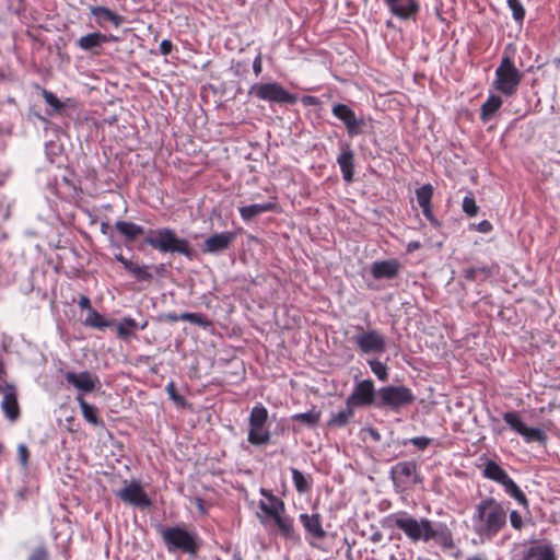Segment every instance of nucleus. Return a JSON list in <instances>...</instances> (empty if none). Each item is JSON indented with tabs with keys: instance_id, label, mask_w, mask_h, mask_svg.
<instances>
[{
	"instance_id": "9b49d317",
	"label": "nucleus",
	"mask_w": 560,
	"mask_h": 560,
	"mask_svg": "<svg viewBox=\"0 0 560 560\" xmlns=\"http://www.w3.org/2000/svg\"><path fill=\"white\" fill-rule=\"evenodd\" d=\"M360 334L353 336V341L362 353H383L386 349L385 337L376 329L363 330L361 326H357Z\"/></svg>"
},
{
	"instance_id": "338daca9",
	"label": "nucleus",
	"mask_w": 560,
	"mask_h": 560,
	"mask_svg": "<svg viewBox=\"0 0 560 560\" xmlns=\"http://www.w3.org/2000/svg\"><path fill=\"white\" fill-rule=\"evenodd\" d=\"M191 314L192 313H188V312L178 314V320L190 323Z\"/></svg>"
},
{
	"instance_id": "bb28decb",
	"label": "nucleus",
	"mask_w": 560,
	"mask_h": 560,
	"mask_svg": "<svg viewBox=\"0 0 560 560\" xmlns=\"http://www.w3.org/2000/svg\"><path fill=\"white\" fill-rule=\"evenodd\" d=\"M276 209L275 202H265V203H252L248 206H243L238 209L240 215L243 221L249 222L253 218L269 211H273Z\"/></svg>"
},
{
	"instance_id": "6e6d98bb",
	"label": "nucleus",
	"mask_w": 560,
	"mask_h": 560,
	"mask_svg": "<svg viewBox=\"0 0 560 560\" xmlns=\"http://www.w3.org/2000/svg\"><path fill=\"white\" fill-rule=\"evenodd\" d=\"M8 10L14 14H20L24 10V0H7Z\"/></svg>"
},
{
	"instance_id": "f257e3e1",
	"label": "nucleus",
	"mask_w": 560,
	"mask_h": 560,
	"mask_svg": "<svg viewBox=\"0 0 560 560\" xmlns=\"http://www.w3.org/2000/svg\"><path fill=\"white\" fill-rule=\"evenodd\" d=\"M385 524L398 528L413 544L434 541L443 551L456 547L451 528L443 522H433L427 517H413L406 511L389 514Z\"/></svg>"
},
{
	"instance_id": "bf43d9fd",
	"label": "nucleus",
	"mask_w": 560,
	"mask_h": 560,
	"mask_svg": "<svg viewBox=\"0 0 560 560\" xmlns=\"http://www.w3.org/2000/svg\"><path fill=\"white\" fill-rule=\"evenodd\" d=\"M252 67L255 75L258 77L262 71V57L260 52L254 58Z\"/></svg>"
},
{
	"instance_id": "4468645a",
	"label": "nucleus",
	"mask_w": 560,
	"mask_h": 560,
	"mask_svg": "<svg viewBox=\"0 0 560 560\" xmlns=\"http://www.w3.org/2000/svg\"><path fill=\"white\" fill-rule=\"evenodd\" d=\"M389 13L400 21H416L420 10L419 0H383Z\"/></svg>"
},
{
	"instance_id": "b1692460",
	"label": "nucleus",
	"mask_w": 560,
	"mask_h": 560,
	"mask_svg": "<svg viewBox=\"0 0 560 560\" xmlns=\"http://www.w3.org/2000/svg\"><path fill=\"white\" fill-rule=\"evenodd\" d=\"M272 521L278 529L279 535L283 539L292 542H300L301 537L296 533L294 528V520L290 515L284 513L283 515L272 518Z\"/></svg>"
},
{
	"instance_id": "f3484780",
	"label": "nucleus",
	"mask_w": 560,
	"mask_h": 560,
	"mask_svg": "<svg viewBox=\"0 0 560 560\" xmlns=\"http://www.w3.org/2000/svg\"><path fill=\"white\" fill-rule=\"evenodd\" d=\"M236 234L234 232L215 233L207 237L202 245V252L206 254L218 255L230 248Z\"/></svg>"
},
{
	"instance_id": "0eeeda50",
	"label": "nucleus",
	"mask_w": 560,
	"mask_h": 560,
	"mask_svg": "<svg viewBox=\"0 0 560 560\" xmlns=\"http://www.w3.org/2000/svg\"><path fill=\"white\" fill-rule=\"evenodd\" d=\"M248 95L270 104L293 105L298 102V95L290 93L278 82L255 83L249 88Z\"/></svg>"
},
{
	"instance_id": "e2e57ef3",
	"label": "nucleus",
	"mask_w": 560,
	"mask_h": 560,
	"mask_svg": "<svg viewBox=\"0 0 560 560\" xmlns=\"http://www.w3.org/2000/svg\"><path fill=\"white\" fill-rule=\"evenodd\" d=\"M195 505L196 508L199 510L200 513L202 514H206L207 513V510H206V503L203 501V499L201 498H196L195 499Z\"/></svg>"
},
{
	"instance_id": "79ce46f5",
	"label": "nucleus",
	"mask_w": 560,
	"mask_h": 560,
	"mask_svg": "<svg viewBox=\"0 0 560 560\" xmlns=\"http://www.w3.org/2000/svg\"><path fill=\"white\" fill-rule=\"evenodd\" d=\"M290 470L292 474V481L295 487V490L299 493L307 492L311 488V483H310L307 477L302 471H300L298 468L292 467Z\"/></svg>"
},
{
	"instance_id": "473e14b6",
	"label": "nucleus",
	"mask_w": 560,
	"mask_h": 560,
	"mask_svg": "<svg viewBox=\"0 0 560 560\" xmlns=\"http://www.w3.org/2000/svg\"><path fill=\"white\" fill-rule=\"evenodd\" d=\"M83 324L88 327L103 330L105 328L114 326L115 320L112 318H105L96 310H90V312H88L86 314Z\"/></svg>"
},
{
	"instance_id": "423d86ee",
	"label": "nucleus",
	"mask_w": 560,
	"mask_h": 560,
	"mask_svg": "<svg viewBox=\"0 0 560 560\" xmlns=\"http://www.w3.org/2000/svg\"><path fill=\"white\" fill-rule=\"evenodd\" d=\"M522 77V72L515 67L512 58L504 55L495 69L493 86L505 96H512L516 93Z\"/></svg>"
},
{
	"instance_id": "f03ea898",
	"label": "nucleus",
	"mask_w": 560,
	"mask_h": 560,
	"mask_svg": "<svg viewBox=\"0 0 560 560\" xmlns=\"http://www.w3.org/2000/svg\"><path fill=\"white\" fill-rule=\"evenodd\" d=\"M475 544L491 542L508 524V506L494 499L486 497L475 506L470 517Z\"/></svg>"
},
{
	"instance_id": "37998d69",
	"label": "nucleus",
	"mask_w": 560,
	"mask_h": 560,
	"mask_svg": "<svg viewBox=\"0 0 560 560\" xmlns=\"http://www.w3.org/2000/svg\"><path fill=\"white\" fill-rule=\"evenodd\" d=\"M417 201L420 207L431 205L433 197V187L431 184H424L416 189Z\"/></svg>"
},
{
	"instance_id": "f704fd0d",
	"label": "nucleus",
	"mask_w": 560,
	"mask_h": 560,
	"mask_svg": "<svg viewBox=\"0 0 560 560\" xmlns=\"http://www.w3.org/2000/svg\"><path fill=\"white\" fill-rule=\"evenodd\" d=\"M504 491L513 498L524 509L529 508L528 500L525 493L520 489V487L514 482V480L510 477L503 485Z\"/></svg>"
},
{
	"instance_id": "5fc2aeb1",
	"label": "nucleus",
	"mask_w": 560,
	"mask_h": 560,
	"mask_svg": "<svg viewBox=\"0 0 560 560\" xmlns=\"http://www.w3.org/2000/svg\"><path fill=\"white\" fill-rule=\"evenodd\" d=\"M422 209V213L423 215L425 217V219L434 226H440V222L439 220L434 217L433 214V211H432V203L431 205H428V206H424V207H420Z\"/></svg>"
},
{
	"instance_id": "39448f33",
	"label": "nucleus",
	"mask_w": 560,
	"mask_h": 560,
	"mask_svg": "<svg viewBox=\"0 0 560 560\" xmlns=\"http://www.w3.org/2000/svg\"><path fill=\"white\" fill-rule=\"evenodd\" d=\"M412 390L405 385H386L377 389L376 409L399 412L415 401Z\"/></svg>"
},
{
	"instance_id": "13d9d810",
	"label": "nucleus",
	"mask_w": 560,
	"mask_h": 560,
	"mask_svg": "<svg viewBox=\"0 0 560 560\" xmlns=\"http://www.w3.org/2000/svg\"><path fill=\"white\" fill-rule=\"evenodd\" d=\"M301 103L304 106H318L320 105V100L313 95H303L301 97Z\"/></svg>"
},
{
	"instance_id": "c9c22d12",
	"label": "nucleus",
	"mask_w": 560,
	"mask_h": 560,
	"mask_svg": "<svg viewBox=\"0 0 560 560\" xmlns=\"http://www.w3.org/2000/svg\"><path fill=\"white\" fill-rule=\"evenodd\" d=\"M504 491L513 498L524 509L529 508L528 500L525 493L520 489V487L514 482V480L510 477L503 485Z\"/></svg>"
},
{
	"instance_id": "393cba45",
	"label": "nucleus",
	"mask_w": 560,
	"mask_h": 560,
	"mask_svg": "<svg viewBox=\"0 0 560 560\" xmlns=\"http://www.w3.org/2000/svg\"><path fill=\"white\" fill-rule=\"evenodd\" d=\"M116 39L117 38L113 35L94 32L81 36L78 40V45L81 49L85 51H94L96 48L102 47L103 44L114 42Z\"/></svg>"
},
{
	"instance_id": "49530a36",
	"label": "nucleus",
	"mask_w": 560,
	"mask_h": 560,
	"mask_svg": "<svg viewBox=\"0 0 560 560\" xmlns=\"http://www.w3.org/2000/svg\"><path fill=\"white\" fill-rule=\"evenodd\" d=\"M165 390L168 395V398L176 405L178 408H185L187 405V401L184 396L179 395L176 390V385L173 381H171L166 387Z\"/></svg>"
},
{
	"instance_id": "4d7b16f0",
	"label": "nucleus",
	"mask_w": 560,
	"mask_h": 560,
	"mask_svg": "<svg viewBox=\"0 0 560 560\" xmlns=\"http://www.w3.org/2000/svg\"><path fill=\"white\" fill-rule=\"evenodd\" d=\"M173 49V43L170 39H163L160 43L159 50L160 54L163 56H167L172 52Z\"/></svg>"
},
{
	"instance_id": "58836bf2",
	"label": "nucleus",
	"mask_w": 560,
	"mask_h": 560,
	"mask_svg": "<svg viewBox=\"0 0 560 560\" xmlns=\"http://www.w3.org/2000/svg\"><path fill=\"white\" fill-rule=\"evenodd\" d=\"M521 436L526 443L537 442L538 444L545 446L548 442L546 432L540 428H530L526 425Z\"/></svg>"
},
{
	"instance_id": "603ef678",
	"label": "nucleus",
	"mask_w": 560,
	"mask_h": 560,
	"mask_svg": "<svg viewBox=\"0 0 560 560\" xmlns=\"http://www.w3.org/2000/svg\"><path fill=\"white\" fill-rule=\"evenodd\" d=\"M508 517L510 520L511 526L514 529L521 530L523 528L524 522H523V517L518 511L513 510L510 513L508 512Z\"/></svg>"
},
{
	"instance_id": "69168bd1",
	"label": "nucleus",
	"mask_w": 560,
	"mask_h": 560,
	"mask_svg": "<svg viewBox=\"0 0 560 560\" xmlns=\"http://www.w3.org/2000/svg\"><path fill=\"white\" fill-rule=\"evenodd\" d=\"M368 432L375 442L381 441V433L375 428H369Z\"/></svg>"
},
{
	"instance_id": "8fccbe9b",
	"label": "nucleus",
	"mask_w": 560,
	"mask_h": 560,
	"mask_svg": "<svg viewBox=\"0 0 560 560\" xmlns=\"http://www.w3.org/2000/svg\"><path fill=\"white\" fill-rule=\"evenodd\" d=\"M432 442V439L427 436H416L411 439H407L402 441V445L412 444L419 450L423 451L425 450L430 443Z\"/></svg>"
},
{
	"instance_id": "c85d7f7f",
	"label": "nucleus",
	"mask_w": 560,
	"mask_h": 560,
	"mask_svg": "<svg viewBox=\"0 0 560 560\" xmlns=\"http://www.w3.org/2000/svg\"><path fill=\"white\" fill-rule=\"evenodd\" d=\"M148 323L144 322L140 327L137 322L131 317H124L116 326L117 336L122 340H128L136 330H143L147 327Z\"/></svg>"
},
{
	"instance_id": "cd10ccee",
	"label": "nucleus",
	"mask_w": 560,
	"mask_h": 560,
	"mask_svg": "<svg viewBox=\"0 0 560 560\" xmlns=\"http://www.w3.org/2000/svg\"><path fill=\"white\" fill-rule=\"evenodd\" d=\"M482 476L501 486L510 478L509 474L497 462L491 459L487 460L482 469Z\"/></svg>"
},
{
	"instance_id": "7ed1b4c3",
	"label": "nucleus",
	"mask_w": 560,
	"mask_h": 560,
	"mask_svg": "<svg viewBox=\"0 0 560 560\" xmlns=\"http://www.w3.org/2000/svg\"><path fill=\"white\" fill-rule=\"evenodd\" d=\"M168 552H182L196 557L200 549L199 536L185 525L160 526L158 529Z\"/></svg>"
},
{
	"instance_id": "dca6fc26",
	"label": "nucleus",
	"mask_w": 560,
	"mask_h": 560,
	"mask_svg": "<svg viewBox=\"0 0 560 560\" xmlns=\"http://www.w3.org/2000/svg\"><path fill=\"white\" fill-rule=\"evenodd\" d=\"M116 495L125 503L140 509L151 506L152 502L139 481L132 480L129 485L116 492Z\"/></svg>"
},
{
	"instance_id": "774afa93",
	"label": "nucleus",
	"mask_w": 560,
	"mask_h": 560,
	"mask_svg": "<svg viewBox=\"0 0 560 560\" xmlns=\"http://www.w3.org/2000/svg\"><path fill=\"white\" fill-rule=\"evenodd\" d=\"M466 560H488V559L482 555H475V556L468 557Z\"/></svg>"
},
{
	"instance_id": "2f4dec72",
	"label": "nucleus",
	"mask_w": 560,
	"mask_h": 560,
	"mask_svg": "<svg viewBox=\"0 0 560 560\" xmlns=\"http://www.w3.org/2000/svg\"><path fill=\"white\" fill-rule=\"evenodd\" d=\"M115 228L128 242L135 241L138 235L144 233L142 225L128 221L119 220L115 223Z\"/></svg>"
},
{
	"instance_id": "ea45409f",
	"label": "nucleus",
	"mask_w": 560,
	"mask_h": 560,
	"mask_svg": "<svg viewBox=\"0 0 560 560\" xmlns=\"http://www.w3.org/2000/svg\"><path fill=\"white\" fill-rule=\"evenodd\" d=\"M43 96L45 102L51 107L48 115L63 114L67 108V103L60 101L52 92L43 90Z\"/></svg>"
},
{
	"instance_id": "ddd939ff",
	"label": "nucleus",
	"mask_w": 560,
	"mask_h": 560,
	"mask_svg": "<svg viewBox=\"0 0 560 560\" xmlns=\"http://www.w3.org/2000/svg\"><path fill=\"white\" fill-rule=\"evenodd\" d=\"M389 475L394 487L399 490L406 489L411 481L413 483L420 482L415 462L397 463L390 468Z\"/></svg>"
},
{
	"instance_id": "412c9836",
	"label": "nucleus",
	"mask_w": 560,
	"mask_h": 560,
	"mask_svg": "<svg viewBox=\"0 0 560 560\" xmlns=\"http://www.w3.org/2000/svg\"><path fill=\"white\" fill-rule=\"evenodd\" d=\"M337 164L340 167L343 180L351 183L354 176V152L349 143H340V153L337 156Z\"/></svg>"
},
{
	"instance_id": "a18cd8bd",
	"label": "nucleus",
	"mask_w": 560,
	"mask_h": 560,
	"mask_svg": "<svg viewBox=\"0 0 560 560\" xmlns=\"http://www.w3.org/2000/svg\"><path fill=\"white\" fill-rule=\"evenodd\" d=\"M508 7L512 12L513 20L518 24L523 25L525 19V9L520 0H506Z\"/></svg>"
},
{
	"instance_id": "f8f14e48",
	"label": "nucleus",
	"mask_w": 560,
	"mask_h": 560,
	"mask_svg": "<svg viewBox=\"0 0 560 560\" xmlns=\"http://www.w3.org/2000/svg\"><path fill=\"white\" fill-rule=\"evenodd\" d=\"M299 521L304 528L305 539L312 547H317L316 542L326 538L327 532L324 529L323 517L318 512L301 513Z\"/></svg>"
},
{
	"instance_id": "1a4fd4ad",
	"label": "nucleus",
	"mask_w": 560,
	"mask_h": 560,
	"mask_svg": "<svg viewBox=\"0 0 560 560\" xmlns=\"http://www.w3.org/2000/svg\"><path fill=\"white\" fill-rule=\"evenodd\" d=\"M354 386L351 394L346 399V405H351L355 409L360 407H374L376 409L377 389L371 378L358 381L354 377Z\"/></svg>"
},
{
	"instance_id": "4be33fe9",
	"label": "nucleus",
	"mask_w": 560,
	"mask_h": 560,
	"mask_svg": "<svg viewBox=\"0 0 560 560\" xmlns=\"http://www.w3.org/2000/svg\"><path fill=\"white\" fill-rule=\"evenodd\" d=\"M1 409L9 420L15 421L19 419L20 407L18 402L16 390L13 385H5L3 399L1 401Z\"/></svg>"
},
{
	"instance_id": "de8ad7c7",
	"label": "nucleus",
	"mask_w": 560,
	"mask_h": 560,
	"mask_svg": "<svg viewBox=\"0 0 560 560\" xmlns=\"http://www.w3.org/2000/svg\"><path fill=\"white\" fill-rule=\"evenodd\" d=\"M463 211L469 215L475 217L478 213L479 207L476 205L475 198L471 192H468L463 199Z\"/></svg>"
},
{
	"instance_id": "6e6552de",
	"label": "nucleus",
	"mask_w": 560,
	"mask_h": 560,
	"mask_svg": "<svg viewBox=\"0 0 560 560\" xmlns=\"http://www.w3.org/2000/svg\"><path fill=\"white\" fill-rule=\"evenodd\" d=\"M268 420L267 408L258 402L256 404L249 413L248 418V435L247 441L255 446L266 445L270 442V431L266 427Z\"/></svg>"
},
{
	"instance_id": "a211bd4d",
	"label": "nucleus",
	"mask_w": 560,
	"mask_h": 560,
	"mask_svg": "<svg viewBox=\"0 0 560 560\" xmlns=\"http://www.w3.org/2000/svg\"><path fill=\"white\" fill-rule=\"evenodd\" d=\"M401 264L396 258L373 261L370 268L371 276L375 280H392L399 273Z\"/></svg>"
},
{
	"instance_id": "72a5a7b5",
	"label": "nucleus",
	"mask_w": 560,
	"mask_h": 560,
	"mask_svg": "<svg viewBox=\"0 0 560 560\" xmlns=\"http://www.w3.org/2000/svg\"><path fill=\"white\" fill-rule=\"evenodd\" d=\"M75 400L78 401V404L80 406L83 418L88 422H90L94 425H103V420H101L97 417V409L95 406L90 405L88 401H85V399L80 394L75 397Z\"/></svg>"
},
{
	"instance_id": "09e8293b",
	"label": "nucleus",
	"mask_w": 560,
	"mask_h": 560,
	"mask_svg": "<svg viewBox=\"0 0 560 560\" xmlns=\"http://www.w3.org/2000/svg\"><path fill=\"white\" fill-rule=\"evenodd\" d=\"M27 560H49V551L45 545L35 547L27 557Z\"/></svg>"
},
{
	"instance_id": "aec40b11",
	"label": "nucleus",
	"mask_w": 560,
	"mask_h": 560,
	"mask_svg": "<svg viewBox=\"0 0 560 560\" xmlns=\"http://www.w3.org/2000/svg\"><path fill=\"white\" fill-rule=\"evenodd\" d=\"M66 381L82 393H91L100 384L96 375H92L89 371L75 373L69 371L65 374Z\"/></svg>"
},
{
	"instance_id": "7c9ffc66",
	"label": "nucleus",
	"mask_w": 560,
	"mask_h": 560,
	"mask_svg": "<svg viewBox=\"0 0 560 560\" xmlns=\"http://www.w3.org/2000/svg\"><path fill=\"white\" fill-rule=\"evenodd\" d=\"M355 408L351 405L346 407L338 412H332L327 421L329 428H343L349 423V420L354 416Z\"/></svg>"
},
{
	"instance_id": "a878e982",
	"label": "nucleus",
	"mask_w": 560,
	"mask_h": 560,
	"mask_svg": "<svg viewBox=\"0 0 560 560\" xmlns=\"http://www.w3.org/2000/svg\"><path fill=\"white\" fill-rule=\"evenodd\" d=\"M115 259L119 261L138 281H151L153 279V275L150 272L149 266H139L124 257L120 253L115 255Z\"/></svg>"
},
{
	"instance_id": "864d4df0",
	"label": "nucleus",
	"mask_w": 560,
	"mask_h": 560,
	"mask_svg": "<svg viewBox=\"0 0 560 560\" xmlns=\"http://www.w3.org/2000/svg\"><path fill=\"white\" fill-rule=\"evenodd\" d=\"M190 323L198 325L202 328H208L209 326H211V320L206 315H203L201 313H192Z\"/></svg>"
},
{
	"instance_id": "a19ab883",
	"label": "nucleus",
	"mask_w": 560,
	"mask_h": 560,
	"mask_svg": "<svg viewBox=\"0 0 560 560\" xmlns=\"http://www.w3.org/2000/svg\"><path fill=\"white\" fill-rule=\"evenodd\" d=\"M503 420L506 424L510 425V428L522 435V432L525 430L526 424L520 417V415L516 411H508L503 413Z\"/></svg>"
},
{
	"instance_id": "0e129e2a",
	"label": "nucleus",
	"mask_w": 560,
	"mask_h": 560,
	"mask_svg": "<svg viewBox=\"0 0 560 560\" xmlns=\"http://www.w3.org/2000/svg\"><path fill=\"white\" fill-rule=\"evenodd\" d=\"M101 232L104 234V235H107L109 237H112L113 233H112V229H110V225L107 223V222H102L101 223Z\"/></svg>"
},
{
	"instance_id": "3c124183",
	"label": "nucleus",
	"mask_w": 560,
	"mask_h": 560,
	"mask_svg": "<svg viewBox=\"0 0 560 560\" xmlns=\"http://www.w3.org/2000/svg\"><path fill=\"white\" fill-rule=\"evenodd\" d=\"M28 458H30V453H28L27 446L23 443L19 444L18 445V459L23 469H27Z\"/></svg>"
},
{
	"instance_id": "4c0bfd02",
	"label": "nucleus",
	"mask_w": 560,
	"mask_h": 560,
	"mask_svg": "<svg viewBox=\"0 0 560 560\" xmlns=\"http://www.w3.org/2000/svg\"><path fill=\"white\" fill-rule=\"evenodd\" d=\"M291 419L294 422H301L307 428L313 429L317 425L320 419V411L316 410V408L313 407L311 410L306 412L294 413L291 417Z\"/></svg>"
},
{
	"instance_id": "6ab92c4d",
	"label": "nucleus",
	"mask_w": 560,
	"mask_h": 560,
	"mask_svg": "<svg viewBox=\"0 0 560 560\" xmlns=\"http://www.w3.org/2000/svg\"><path fill=\"white\" fill-rule=\"evenodd\" d=\"M90 13L94 18L95 23L103 30H107L109 25L118 28L124 23V16L107 7H91Z\"/></svg>"
},
{
	"instance_id": "5701e85b",
	"label": "nucleus",
	"mask_w": 560,
	"mask_h": 560,
	"mask_svg": "<svg viewBox=\"0 0 560 560\" xmlns=\"http://www.w3.org/2000/svg\"><path fill=\"white\" fill-rule=\"evenodd\" d=\"M260 493L267 498L268 502L259 501V509L270 516L271 518H276L277 516L283 515L285 512L284 502L272 494L271 492L260 489Z\"/></svg>"
},
{
	"instance_id": "680f3d73",
	"label": "nucleus",
	"mask_w": 560,
	"mask_h": 560,
	"mask_svg": "<svg viewBox=\"0 0 560 560\" xmlns=\"http://www.w3.org/2000/svg\"><path fill=\"white\" fill-rule=\"evenodd\" d=\"M78 305L81 310H86L90 312V310H94L91 306V300L86 295H81L78 300Z\"/></svg>"
},
{
	"instance_id": "c03bdc74",
	"label": "nucleus",
	"mask_w": 560,
	"mask_h": 560,
	"mask_svg": "<svg viewBox=\"0 0 560 560\" xmlns=\"http://www.w3.org/2000/svg\"><path fill=\"white\" fill-rule=\"evenodd\" d=\"M368 364H369L371 371L374 373V375L380 381H383V382L387 381L388 368L385 363L381 362L377 359H371V360H368Z\"/></svg>"
},
{
	"instance_id": "9d476101",
	"label": "nucleus",
	"mask_w": 560,
	"mask_h": 560,
	"mask_svg": "<svg viewBox=\"0 0 560 560\" xmlns=\"http://www.w3.org/2000/svg\"><path fill=\"white\" fill-rule=\"evenodd\" d=\"M331 114L343 124L350 138L363 133L368 126V119L364 116H357L354 110L347 104H334Z\"/></svg>"
},
{
	"instance_id": "20e7f679",
	"label": "nucleus",
	"mask_w": 560,
	"mask_h": 560,
	"mask_svg": "<svg viewBox=\"0 0 560 560\" xmlns=\"http://www.w3.org/2000/svg\"><path fill=\"white\" fill-rule=\"evenodd\" d=\"M143 242L160 253L180 254L188 259H192L196 254L188 240L178 237L171 228L148 230Z\"/></svg>"
},
{
	"instance_id": "2eb2a0df",
	"label": "nucleus",
	"mask_w": 560,
	"mask_h": 560,
	"mask_svg": "<svg viewBox=\"0 0 560 560\" xmlns=\"http://www.w3.org/2000/svg\"><path fill=\"white\" fill-rule=\"evenodd\" d=\"M529 547L524 550L518 560H557L556 549L548 539L528 540Z\"/></svg>"
},
{
	"instance_id": "052dcab7",
	"label": "nucleus",
	"mask_w": 560,
	"mask_h": 560,
	"mask_svg": "<svg viewBox=\"0 0 560 560\" xmlns=\"http://www.w3.org/2000/svg\"><path fill=\"white\" fill-rule=\"evenodd\" d=\"M475 228L480 233H490L493 229V225L490 221L482 220Z\"/></svg>"
},
{
	"instance_id": "e433bc0d",
	"label": "nucleus",
	"mask_w": 560,
	"mask_h": 560,
	"mask_svg": "<svg viewBox=\"0 0 560 560\" xmlns=\"http://www.w3.org/2000/svg\"><path fill=\"white\" fill-rule=\"evenodd\" d=\"M493 276V270L487 265L469 267L464 270V278L467 281H483Z\"/></svg>"
},
{
	"instance_id": "c756f323",
	"label": "nucleus",
	"mask_w": 560,
	"mask_h": 560,
	"mask_svg": "<svg viewBox=\"0 0 560 560\" xmlns=\"http://www.w3.org/2000/svg\"><path fill=\"white\" fill-rule=\"evenodd\" d=\"M503 101L499 95L490 94L487 101L481 105L480 119L483 122L489 121L493 115L500 109Z\"/></svg>"
}]
</instances>
